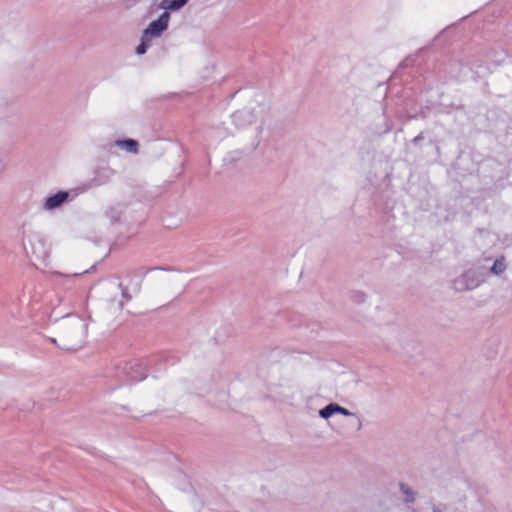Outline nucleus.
<instances>
[{"label": "nucleus", "mask_w": 512, "mask_h": 512, "mask_svg": "<svg viewBox=\"0 0 512 512\" xmlns=\"http://www.w3.org/2000/svg\"><path fill=\"white\" fill-rule=\"evenodd\" d=\"M486 274L482 267L469 268L452 281V287L457 292L474 290L485 281Z\"/></svg>", "instance_id": "4"}, {"label": "nucleus", "mask_w": 512, "mask_h": 512, "mask_svg": "<svg viewBox=\"0 0 512 512\" xmlns=\"http://www.w3.org/2000/svg\"><path fill=\"white\" fill-rule=\"evenodd\" d=\"M35 238L36 242H33L31 238L28 239V242L31 246L32 254L35 255L37 259H41L46 254L44 249V242L39 237Z\"/></svg>", "instance_id": "13"}, {"label": "nucleus", "mask_w": 512, "mask_h": 512, "mask_svg": "<svg viewBox=\"0 0 512 512\" xmlns=\"http://www.w3.org/2000/svg\"><path fill=\"white\" fill-rule=\"evenodd\" d=\"M432 512H442V511L440 510L439 507H437L436 505H433Z\"/></svg>", "instance_id": "29"}, {"label": "nucleus", "mask_w": 512, "mask_h": 512, "mask_svg": "<svg viewBox=\"0 0 512 512\" xmlns=\"http://www.w3.org/2000/svg\"><path fill=\"white\" fill-rule=\"evenodd\" d=\"M424 139V133L423 132H420L417 136H415L411 142L414 144V145H418L422 140Z\"/></svg>", "instance_id": "26"}, {"label": "nucleus", "mask_w": 512, "mask_h": 512, "mask_svg": "<svg viewBox=\"0 0 512 512\" xmlns=\"http://www.w3.org/2000/svg\"><path fill=\"white\" fill-rule=\"evenodd\" d=\"M119 287L121 289V296H122V298L125 299V301H127V302L130 301L132 299V296L129 293L128 288L123 286L122 283L119 284Z\"/></svg>", "instance_id": "22"}, {"label": "nucleus", "mask_w": 512, "mask_h": 512, "mask_svg": "<svg viewBox=\"0 0 512 512\" xmlns=\"http://www.w3.org/2000/svg\"><path fill=\"white\" fill-rule=\"evenodd\" d=\"M189 1L190 0H162L158 4V8L171 12H177L186 6Z\"/></svg>", "instance_id": "10"}, {"label": "nucleus", "mask_w": 512, "mask_h": 512, "mask_svg": "<svg viewBox=\"0 0 512 512\" xmlns=\"http://www.w3.org/2000/svg\"><path fill=\"white\" fill-rule=\"evenodd\" d=\"M231 119L236 127L243 128L254 123L257 119V116L253 109L245 107L235 111L231 115Z\"/></svg>", "instance_id": "8"}, {"label": "nucleus", "mask_w": 512, "mask_h": 512, "mask_svg": "<svg viewBox=\"0 0 512 512\" xmlns=\"http://www.w3.org/2000/svg\"><path fill=\"white\" fill-rule=\"evenodd\" d=\"M119 305H120V308H123V305H124V304H123V302H120V304H119Z\"/></svg>", "instance_id": "32"}, {"label": "nucleus", "mask_w": 512, "mask_h": 512, "mask_svg": "<svg viewBox=\"0 0 512 512\" xmlns=\"http://www.w3.org/2000/svg\"><path fill=\"white\" fill-rule=\"evenodd\" d=\"M51 342H52V343H54V344H56V339H54V338H53V339H51Z\"/></svg>", "instance_id": "31"}, {"label": "nucleus", "mask_w": 512, "mask_h": 512, "mask_svg": "<svg viewBox=\"0 0 512 512\" xmlns=\"http://www.w3.org/2000/svg\"><path fill=\"white\" fill-rule=\"evenodd\" d=\"M171 11L163 10V12L154 20H152L146 28L143 29L140 42L135 48L138 56L146 54L151 46L154 38H160L169 27Z\"/></svg>", "instance_id": "2"}, {"label": "nucleus", "mask_w": 512, "mask_h": 512, "mask_svg": "<svg viewBox=\"0 0 512 512\" xmlns=\"http://www.w3.org/2000/svg\"><path fill=\"white\" fill-rule=\"evenodd\" d=\"M106 216L112 224H115V223L119 222L120 217H121V212L115 207H110L106 211Z\"/></svg>", "instance_id": "16"}, {"label": "nucleus", "mask_w": 512, "mask_h": 512, "mask_svg": "<svg viewBox=\"0 0 512 512\" xmlns=\"http://www.w3.org/2000/svg\"><path fill=\"white\" fill-rule=\"evenodd\" d=\"M337 409V403L331 402L318 411L319 417L327 420L333 417L334 415H337Z\"/></svg>", "instance_id": "14"}, {"label": "nucleus", "mask_w": 512, "mask_h": 512, "mask_svg": "<svg viewBox=\"0 0 512 512\" xmlns=\"http://www.w3.org/2000/svg\"><path fill=\"white\" fill-rule=\"evenodd\" d=\"M400 492L405 496L403 502L406 505L413 504L416 500V492L404 482H399Z\"/></svg>", "instance_id": "12"}, {"label": "nucleus", "mask_w": 512, "mask_h": 512, "mask_svg": "<svg viewBox=\"0 0 512 512\" xmlns=\"http://www.w3.org/2000/svg\"><path fill=\"white\" fill-rule=\"evenodd\" d=\"M506 269V264L504 257H500L495 259L492 266L490 267V272L494 275L502 274Z\"/></svg>", "instance_id": "15"}, {"label": "nucleus", "mask_w": 512, "mask_h": 512, "mask_svg": "<svg viewBox=\"0 0 512 512\" xmlns=\"http://www.w3.org/2000/svg\"><path fill=\"white\" fill-rule=\"evenodd\" d=\"M385 347H386L387 349H393L392 345H391V344H389V343L385 344Z\"/></svg>", "instance_id": "30"}, {"label": "nucleus", "mask_w": 512, "mask_h": 512, "mask_svg": "<svg viewBox=\"0 0 512 512\" xmlns=\"http://www.w3.org/2000/svg\"><path fill=\"white\" fill-rule=\"evenodd\" d=\"M429 111V108L428 107H422L419 112H416V113H410L408 112V118L409 119H417V118H426L427 116V112Z\"/></svg>", "instance_id": "21"}, {"label": "nucleus", "mask_w": 512, "mask_h": 512, "mask_svg": "<svg viewBox=\"0 0 512 512\" xmlns=\"http://www.w3.org/2000/svg\"><path fill=\"white\" fill-rule=\"evenodd\" d=\"M122 408H123L124 410H128V407H127V406H122Z\"/></svg>", "instance_id": "33"}, {"label": "nucleus", "mask_w": 512, "mask_h": 512, "mask_svg": "<svg viewBox=\"0 0 512 512\" xmlns=\"http://www.w3.org/2000/svg\"><path fill=\"white\" fill-rule=\"evenodd\" d=\"M115 172L109 166H99L93 172V177L83 184V191L108 184Z\"/></svg>", "instance_id": "7"}, {"label": "nucleus", "mask_w": 512, "mask_h": 512, "mask_svg": "<svg viewBox=\"0 0 512 512\" xmlns=\"http://www.w3.org/2000/svg\"><path fill=\"white\" fill-rule=\"evenodd\" d=\"M350 299L357 304H362L366 301L367 295L362 291H352L350 295Z\"/></svg>", "instance_id": "17"}, {"label": "nucleus", "mask_w": 512, "mask_h": 512, "mask_svg": "<svg viewBox=\"0 0 512 512\" xmlns=\"http://www.w3.org/2000/svg\"><path fill=\"white\" fill-rule=\"evenodd\" d=\"M77 195L75 190H58L44 199L43 210L54 211L62 207L65 203L72 201Z\"/></svg>", "instance_id": "6"}, {"label": "nucleus", "mask_w": 512, "mask_h": 512, "mask_svg": "<svg viewBox=\"0 0 512 512\" xmlns=\"http://www.w3.org/2000/svg\"><path fill=\"white\" fill-rule=\"evenodd\" d=\"M178 480H179V483H178L179 489H181L183 491H187L189 486H190V483L187 480L186 475H184L182 473H179L178 474Z\"/></svg>", "instance_id": "20"}, {"label": "nucleus", "mask_w": 512, "mask_h": 512, "mask_svg": "<svg viewBox=\"0 0 512 512\" xmlns=\"http://www.w3.org/2000/svg\"><path fill=\"white\" fill-rule=\"evenodd\" d=\"M337 407H338L337 414H340V415H343V416H354V413H352L347 408L341 406L338 403H337Z\"/></svg>", "instance_id": "23"}, {"label": "nucleus", "mask_w": 512, "mask_h": 512, "mask_svg": "<svg viewBox=\"0 0 512 512\" xmlns=\"http://www.w3.org/2000/svg\"><path fill=\"white\" fill-rule=\"evenodd\" d=\"M8 109V103L5 101H0V119L6 117V110Z\"/></svg>", "instance_id": "25"}, {"label": "nucleus", "mask_w": 512, "mask_h": 512, "mask_svg": "<svg viewBox=\"0 0 512 512\" xmlns=\"http://www.w3.org/2000/svg\"><path fill=\"white\" fill-rule=\"evenodd\" d=\"M110 147H118L126 152L137 154L139 151V143L133 138H122L109 143Z\"/></svg>", "instance_id": "9"}, {"label": "nucleus", "mask_w": 512, "mask_h": 512, "mask_svg": "<svg viewBox=\"0 0 512 512\" xmlns=\"http://www.w3.org/2000/svg\"><path fill=\"white\" fill-rule=\"evenodd\" d=\"M478 177L482 183V190H495L499 183L507 177L505 167L495 159H487L478 167Z\"/></svg>", "instance_id": "3"}, {"label": "nucleus", "mask_w": 512, "mask_h": 512, "mask_svg": "<svg viewBox=\"0 0 512 512\" xmlns=\"http://www.w3.org/2000/svg\"><path fill=\"white\" fill-rule=\"evenodd\" d=\"M151 271V267H140L136 269L135 275L140 278V281H142L146 277V275ZM140 284L141 282L138 283L137 291H140Z\"/></svg>", "instance_id": "19"}, {"label": "nucleus", "mask_w": 512, "mask_h": 512, "mask_svg": "<svg viewBox=\"0 0 512 512\" xmlns=\"http://www.w3.org/2000/svg\"><path fill=\"white\" fill-rule=\"evenodd\" d=\"M474 67H481L476 61L452 57L443 63L442 71L451 80L462 81Z\"/></svg>", "instance_id": "5"}, {"label": "nucleus", "mask_w": 512, "mask_h": 512, "mask_svg": "<svg viewBox=\"0 0 512 512\" xmlns=\"http://www.w3.org/2000/svg\"><path fill=\"white\" fill-rule=\"evenodd\" d=\"M23 248H24V250H25L26 254L28 255V254H29V251H28V247H27V243H26V240H25V239H23Z\"/></svg>", "instance_id": "28"}, {"label": "nucleus", "mask_w": 512, "mask_h": 512, "mask_svg": "<svg viewBox=\"0 0 512 512\" xmlns=\"http://www.w3.org/2000/svg\"><path fill=\"white\" fill-rule=\"evenodd\" d=\"M487 60L489 62L494 63L496 66L502 65L508 60V62L512 63V56H509L506 51H490L487 54Z\"/></svg>", "instance_id": "11"}, {"label": "nucleus", "mask_w": 512, "mask_h": 512, "mask_svg": "<svg viewBox=\"0 0 512 512\" xmlns=\"http://www.w3.org/2000/svg\"><path fill=\"white\" fill-rule=\"evenodd\" d=\"M179 361L180 357L177 353L163 351L148 358L120 362L116 365L115 372L112 374L118 381V385L112 390H116L123 385L143 381L147 378L149 369L152 372H160L162 369H166L167 366H173Z\"/></svg>", "instance_id": "1"}, {"label": "nucleus", "mask_w": 512, "mask_h": 512, "mask_svg": "<svg viewBox=\"0 0 512 512\" xmlns=\"http://www.w3.org/2000/svg\"><path fill=\"white\" fill-rule=\"evenodd\" d=\"M241 156H242L241 151H232L227 154V156L224 158V161L229 164H233V163L237 162L238 160H240Z\"/></svg>", "instance_id": "18"}, {"label": "nucleus", "mask_w": 512, "mask_h": 512, "mask_svg": "<svg viewBox=\"0 0 512 512\" xmlns=\"http://www.w3.org/2000/svg\"><path fill=\"white\" fill-rule=\"evenodd\" d=\"M152 271H165V272H171L176 271V269L172 266H154L151 267Z\"/></svg>", "instance_id": "24"}, {"label": "nucleus", "mask_w": 512, "mask_h": 512, "mask_svg": "<svg viewBox=\"0 0 512 512\" xmlns=\"http://www.w3.org/2000/svg\"><path fill=\"white\" fill-rule=\"evenodd\" d=\"M101 261H98V262H95L89 269L83 271V273H89L93 270H95L96 266L100 263Z\"/></svg>", "instance_id": "27"}]
</instances>
